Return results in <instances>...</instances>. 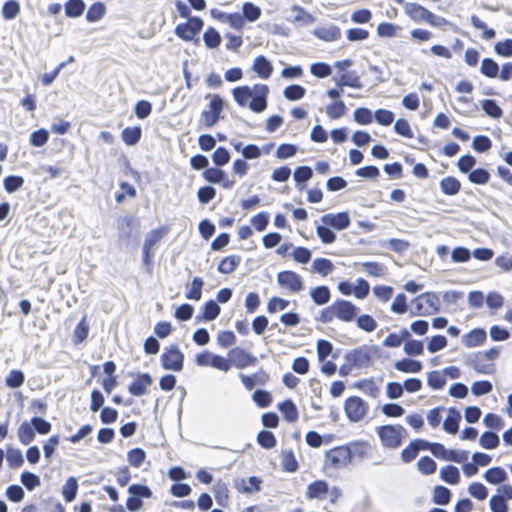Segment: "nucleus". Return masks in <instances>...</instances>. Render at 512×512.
I'll return each mask as SVG.
<instances>
[{"instance_id": "f257e3e1", "label": "nucleus", "mask_w": 512, "mask_h": 512, "mask_svg": "<svg viewBox=\"0 0 512 512\" xmlns=\"http://www.w3.org/2000/svg\"><path fill=\"white\" fill-rule=\"evenodd\" d=\"M269 87L266 84L237 86L232 89L234 101L241 107L248 106L255 113H261L268 107Z\"/></svg>"}, {"instance_id": "f03ea898", "label": "nucleus", "mask_w": 512, "mask_h": 512, "mask_svg": "<svg viewBox=\"0 0 512 512\" xmlns=\"http://www.w3.org/2000/svg\"><path fill=\"white\" fill-rule=\"evenodd\" d=\"M396 1L403 5L404 13L415 23H427L432 27H441L447 23L445 18L435 15L417 2H404V0Z\"/></svg>"}, {"instance_id": "7ed1b4c3", "label": "nucleus", "mask_w": 512, "mask_h": 512, "mask_svg": "<svg viewBox=\"0 0 512 512\" xmlns=\"http://www.w3.org/2000/svg\"><path fill=\"white\" fill-rule=\"evenodd\" d=\"M440 300L434 292H424L412 300L411 315L430 316L438 313Z\"/></svg>"}, {"instance_id": "20e7f679", "label": "nucleus", "mask_w": 512, "mask_h": 512, "mask_svg": "<svg viewBox=\"0 0 512 512\" xmlns=\"http://www.w3.org/2000/svg\"><path fill=\"white\" fill-rule=\"evenodd\" d=\"M170 231L167 225L151 230L145 237L142 247V259L145 266H151L154 257V247L164 238Z\"/></svg>"}, {"instance_id": "39448f33", "label": "nucleus", "mask_w": 512, "mask_h": 512, "mask_svg": "<svg viewBox=\"0 0 512 512\" xmlns=\"http://www.w3.org/2000/svg\"><path fill=\"white\" fill-rule=\"evenodd\" d=\"M128 499L126 501V509L130 512H137L143 508V499H149L153 496V492L149 486L145 484H132L128 487Z\"/></svg>"}, {"instance_id": "423d86ee", "label": "nucleus", "mask_w": 512, "mask_h": 512, "mask_svg": "<svg viewBox=\"0 0 512 512\" xmlns=\"http://www.w3.org/2000/svg\"><path fill=\"white\" fill-rule=\"evenodd\" d=\"M378 436L384 447L396 449L402 444L403 432L405 429L401 425H384L377 429Z\"/></svg>"}, {"instance_id": "0eeeda50", "label": "nucleus", "mask_w": 512, "mask_h": 512, "mask_svg": "<svg viewBox=\"0 0 512 512\" xmlns=\"http://www.w3.org/2000/svg\"><path fill=\"white\" fill-rule=\"evenodd\" d=\"M160 360L165 370L180 372L184 366V354L176 344L166 347Z\"/></svg>"}, {"instance_id": "6e6552de", "label": "nucleus", "mask_w": 512, "mask_h": 512, "mask_svg": "<svg viewBox=\"0 0 512 512\" xmlns=\"http://www.w3.org/2000/svg\"><path fill=\"white\" fill-rule=\"evenodd\" d=\"M203 26L204 21L200 17H191L187 22L178 24L175 27L174 33L184 41H193Z\"/></svg>"}, {"instance_id": "1a4fd4ad", "label": "nucleus", "mask_w": 512, "mask_h": 512, "mask_svg": "<svg viewBox=\"0 0 512 512\" xmlns=\"http://www.w3.org/2000/svg\"><path fill=\"white\" fill-rule=\"evenodd\" d=\"M327 462L334 468H340L352 461V444L331 449L326 453Z\"/></svg>"}, {"instance_id": "9d476101", "label": "nucleus", "mask_w": 512, "mask_h": 512, "mask_svg": "<svg viewBox=\"0 0 512 512\" xmlns=\"http://www.w3.org/2000/svg\"><path fill=\"white\" fill-rule=\"evenodd\" d=\"M277 282L281 287L287 288L294 293L300 292L304 288L301 276L291 270L279 272L277 274Z\"/></svg>"}, {"instance_id": "9b49d317", "label": "nucleus", "mask_w": 512, "mask_h": 512, "mask_svg": "<svg viewBox=\"0 0 512 512\" xmlns=\"http://www.w3.org/2000/svg\"><path fill=\"white\" fill-rule=\"evenodd\" d=\"M231 365L233 364L235 367L242 369L247 366L255 365L257 359L255 356L244 350L243 348H233L229 352Z\"/></svg>"}, {"instance_id": "f8f14e48", "label": "nucleus", "mask_w": 512, "mask_h": 512, "mask_svg": "<svg viewBox=\"0 0 512 512\" xmlns=\"http://www.w3.org/2000/svg\"><path fill=\"white\" fill-rule=\"evenodd\" d=\"M262 479L258 476H250L247 479L238 478L234 481L235 489L242 494H251L261 490Z\"/></svg>"}, {"instance_id": "ddd939ff", "label": "nucleus", "mask_w": 512, "mask_h": 512, "mask_svg": "<svg viewBox=\"0 0 512 512\" xmlns=\"http://www.w3.org/2000/svg\"><path fill=\"white\" fill-rule=\"evenodd\" d=\"M152 382L153 379L149 373H139L137 378L129 385L128 391L133 396H143L147 393V388Z\"/></svg>"}, {"instance_id": "4468645a", "label": "nucleus", "mask_w": 512, "mask_h": 512, "mask_svg": "<svg viewBox=\"0 0 512 512\" xmlns=\"http://www.w3.org/2000/svg\"><path fill=\"white\" fill-rule=\"evenodd\" d=\"M321 221L329 227L342 230L349 226L350 216L348 212H339L337 214L328 213L321 217Z\"/></svg>"}, {"instance_id": "2eb2a0df", "label": "nucleus", "mask_w": 512, "mask_h": 512, "mask_svg": "<svg viewBox=\"0 0 512 512\" xmlns=\"http://www.w3.org/2000/svg\"><path fill=\"white\" fill-rule=\"evenodd\" d=\"M471 365L480 374H492L495 372V364L489 361L482 352H477L471 359Z\"/></svg>"}, {"instance_id": "dca6fc26", "label": "nucleus", "mask_w": 512, "mask_h": 512, "mask_svg": "<svg viewBox=\"0 0 512 512\" xmlns=\"http://www.w3.org/2000/svg\"><path fill=\"white\" fill-rule=\"evenodd\" d=\"M290 10L293 15L288 18V21L294 24L308 26L315 21V18L299 5H293Z\"/></svg>"}, {"instance_id": "f3484780", "label": "nucleus", "mask_w": 512, "mask_h": 512, "mask_svg": "<svg viewBox=\"0 0 512 512\" xmlns=\"http://www.w3.org/2000/svg\"><path fill=\"white\" fill-rule=\"evenodd\" d=\"M376 347L361 346L354 349V366L365 367L371 363L372 357L376 354Z\"/></svg>"}, {"instance_id": "a211bd4d", "label": "nucleus", "mask_w": 512, "mask_h": 512, "mask_svg": "<svg viewBox=\"0 0 512 512\" xmlns=\"http://www.w3.org/2000/svg\"><path fill=\"white\" fill-rule=\"evenodd\" d=\"M329 493V485L325 480H316L307 487L306 497L308 499H324Z\"/></svg>"}, {"instance_id": "6ab92c4d", "label": "nucleus", "mask_w": 512, "mask_h": 512, "mask_svg": "<svg viewBox=\"0 0 512 512\" xmlns=\"http://www.w3.org/2000/svg\"><path fill=\"white\" fill-rule=\"evenodd\" d=\"M252 69L261 79H268L273 72L271 61L263 55H259L254 59Z\"/></svg>"}, {"instance_id": "aec40b11", "label": "nucleus", "mask_w": 512, "mask_h": 512, "mask_svg": "<svg viewBox=\"0 0 512 512\" xmlns=\"http://www.w3.org/2000/svg\"><path fill=\"white\" fill-rule=\"evenodd\" d=\"M487 339L486 331L483 328H474L463 336V344L468 348L481 346Z\"/></svg>"}, {"instance_id": "412c9836", "label": "nucleus", "mask_w": 512, "mask_h": 512, "mask_svg": "<svg viewBox=\"0 0 512 512\" xmlns=\"http://www.w3.org/2000/svg\"><path fill=\"white\" fill-rule=\"evenodd\" d=\"M220 306L215 300H208L203 308H202V314L196 316V320L198 322L200 321H213L215 320L219 314H220Z\"/></svg>"}, {"instance_id": "4be33fe9", "label": "nucleus", "mask_w": 512, "mask_h": 512, "mask_svg": "<svg viewBox=\"0 0 512 512\" xmlns=\"http://www.w3.org/2000/svg\"><path fill=\"white\" fill-rule=\"evenodd\" d=\"M332 305L336 318L345 322L352 321V303L350 301L340 299Z\"/></svg>"}, {"instance_id": "5701e85b", "label": "nucleus", "mask_w": 512, "mask_h": 512, "mask_svg": "<svg viewBox=\"0 0 512 512\" xmlns=\"http://www.w3.org/2000/svg\"><path fill=\"white\" fill-rule=\"evenodd\" d=\"M313 170L311 167L303 165L295 169L293 177L296 182L298 190H303L306 187V183L312 178Z\"/></svg>"}, {"instance_id": "b1692460", "label": "nucleus", "mask_w": 512, "mask_h": 512, "mask_svg": "<svg viewBox=\"0 0 512 512\" xmlns=\"http://www.w3.org/2000/svg\"><path fill=\"white\" fill-rule=\"evenodd\" d=\"M278 409L282 413L284 419L293 423L297 421L299 414L295 403L291 399H286L278 404Z\"/></svg>"}, {"instance_id": "393cba45", "label": "nucleus", "mask_w": 512, "mask_h": 512, "mask_svg": "<svg viewBox=\"0 0 512 512\" xmlns=\"http://www.w3.org/2000/svg\"><path fill=\"white\" fill-rule=\"evenodd\" d=\"M217 504L221 507H227L229 504V489L225 482L219 480L212 488Z\"/></svg>"}, {"instance_id": "a878e982", "label": "nucleus", "mask_w": 512, "mask_h": 512, "mask_svg": "<svg viewBox=\"0 0 512 512\" xmlns=\"http://www.w3.org/2000/svg\"><path fill=\"white\" fill-rule=\"evenodd\" d=\"M241 260V256L239 255H230L224 257L218 264L217 270L221 274H231L236 270Z\"/></svg>"}, {"instance_id": "bb28decb", "label": "nucleus", "mask_w": 512, "mask_h": 512, "mask_svg": "<svg viewBox=\"0 0 512 512\" xmlns=\"http://www.w3.org/2000/svg\"><path fill=\"white\" fill-rule=\"evenodd\" d=\"M439 185L442 193L448 196L456 195L461 189V182L454 176L443 178Z\"/></svg>"}, {"instance_id": "cd10ccee", "label": "nucleus", "mask_w": 512, "mask_h": 512, "mask_svg": "<svg viewBox=\"0 0 512 512\" xmlns=\"http://www.w3.org/2000/svg\"><path fill=\"white\" fill-rule=\"evenodd\" d=\"M461 415L455 408H450L447 418L444 420L443 428L449 434H456L459 429Z\"/></svg>"}, {"instance_id": "c85d7f7f", "label": "nucleus", "mask_w": 512, "mask_h": 512, "mask_svg": "<svg viewBox=\"0 0 512 512\" xmlns=\"http://www.w3.org/2000/svg\"><path fill=\"white\" fill-rule=\"evenodd\" d=\"M396 370L404 373H418L422 370V363L418 360L404 358L395 362Z\"/></svg>"}, {"instance_id": "c756f323", "label": "nucleus", "mask_w": 512, "mask_h": 512, "mask_svg": "<svg viewBox=\"0 0 512 512\" xmlns=\"http://www.w3.org/2000/svg\"><path fill=\"white\" fill-rule=\"evenodd\" d=\"M17 435L19 441L24 445H29L35 439V431L32 426V422L24 421L20 424Z\"/></svg>"}, {"instance_id": "7c9ffc66", "label": "nucleus", "mask_w": 512, "mask_h": 512, "mask_svg": "<svg viewBox=\"0 0 512 512\" xmlns=\"http://www.w3.org/2000/svg\"><path fill=\"white\" fill-rule=\"evenodd\" d=\"M135 219L132 216H125L118 221L119 240L128 241L132 236Z\"/></svg>"}, {"instance_id": "2f4dec72", "label": "nucleus", "mask_w": 512, "mask_h": 512, "mask_svg": "<svg viewBox=\"0 0 512 512\" xmlns=\"http://www.w3.org/2000/svg\"><path fill=\"white\" fill-rule=\"evenodd\" d=\"M86 8V4L83 0H68L64 4L65 15L69 18L80 17Z\"/></svg>"}, {"instance_id": "473e14b6", "label": "nucleus", "mask_w": 512, "mask_h": 512, "mask_svg": "<svg viewBox=\"0 0 512 512\" xmlns=\"http://www.w3.org/2000/svg\"><path fill=\"white\" fill-rule=\"evenodd\" d=\"M123 142L128 146L136 145L142 136V129L140 126L126 127L121 133Z\"/></svg>"}, {"instance_id": "72a5a7b5", "label": "nucleus", "mask_w": 512, "mask_h": 512, "mask_svg": "<svg viewBox=\"0 0 512 512\" xmlns=\"http://www.w3.org/2000/svg\"><path fill=\"white\" fill-rule=\"evenodd\" d=\"M78 492V480L74 476H70L62 487V496L67 503L72 502Z\"/></svg>"}, {"instance_id": "f704fd0d", "label": "nucleus", "mask_w": 512, "mask_h": 512, "mask_svg": "<svg viewBox=\"0 0 512 512\" xmlns=\"http://www.w3.org/2000/svg\"><path fill=\"white\" fill-rule=\"evenodd\" d=\"M310 297L316 305H324L330 300V289L325 285L317 286L310 291Z\"/></svg>"}, {"instance_id": "c9c22d12", "label": "nucleus", "mask_w": 512, "mask_h": 512, "mask_svg": "<svg viewBox=\"0 0 512 512\" xmlns=\"http://www.w3.org/2000/svg\"><path fill=\"white\" fill-rule=\"evenodd\" d=\"M484 478L488 483L497 485L507 479V473L501 467H492L485 472Z\"/></svg>"}, {"instance_id": "e433bc0d", "label": "nucleus", "mask_w": 512, "mask_h": 512, "mask_svg": "<svg viewBox=\"0 0 512 512\" xmlns=\"http://www.w3.org/2000/svg\"><path fill=\"white\" fill-rule=\"evenodd\" d=\"M6 460L8 466L12 469L19 468L24 463V457L20 449L13 448L11 446L7 447L6 450Z\"/></svg>"}, {"instance_id": "4c0bfd02", "label": "nucleus", "mask_w": 512, "mask_h": 512, "mask_svg": "<svg viewBox=\"0 0 512 512\" xmlns=\"http://www.w3.org/2000/svg\"><path fill=\"white\" fill-rule=\"evenodd\" d=\"M204 284V280L201 277L195 276L192 279L190 289L185 293V297L190 300L199 301L202 297Z\"/></svg>"}, {"instance_id": "58836bf2", "label": "nucleus", "mask_w": 512, "mask_h": 512, "mask_svg": "<svg viewBox=\"0 0 512 512\" xmlns=\"http://www.w3.org/2000/svg\"><path fill=\"white\" fill-rule=\"evenodd\" d=\"M89 324L87 322L86 316H83V318L79 321L77 326L74 329L73 332V342L75 344H80L84 342L89 334Z\"/></svg>"}, {"instance_id": "ea45409f", "label": "nucleus", "mask_w": 512, "mask_h": 512, "mask_svg": "<svg viewBox=\"0 0 512 512\" xmlns=\"http://www.w3.org/2000/svg\"><path fill=\"white\" fill-rule=\"evenodd\" d=\"M25 382V374L22 370L12 369L5 378V384L11 389L21 387Z\"/></svg>"}, {"instance_id": "a19ab883", "label": "nucleus", "mask_w": 512, "mask_h": 512, "mask_svg": "<svg viewBox=\"0 0 512 512\" xmlns=\"http://www.w3.org/2000/svg\"><path fill=\"white\" fill-rule=\"evenodd\" d=\"M261 14V8L252 2H245L242 6V16L245 21L255 22L261 17Z\"/></svg>"}, {"instance_id": "79ce46f5", "label": "nucleus", "mask_w": 512, "mask_h": 512, "mask_svg": "<svg viewBox=\"0 0 512 512\" xmlns=\"http://www.w3.org/2000/svg\"><path fill=\"white\" fill-rule=\"evenodd\" d=\"M440 477L448 484L456 485L460 482V473L456 466L448 465L441 469Z\"/></svg>"}, {"instance_id": "37998d69", "label": "nucleus", "mask_w": 512, "mask_h": 512, "mask_svg": "<svg viewBox=\"0 0 512 512\" xmlns=\"http://www.w3.org/2000/svg\"><path fill=\"white\" fill-rule=\"evenodd\" d=\"M106 13V6L103 2L93 3L86 13V20L90 23L97 22L103 18Z\"/></svg>"}, {"instance_id": "c03bdc74", "label": "nucleus", "mask_w": 512, "mask_h": 512, "mask_svg": "<svg viewBox=\"0 0 512 512\" xmlns=\"http://www.w3.org/2000/svg\"><path fill=\"white\" fill-rule=\"evenodd\" d=\"M313 33L317 38L324 41H334L341 35L340 29L336 26H330L329 28H317Z\"/></svg>"}, {"instance_id": "a18cd8bd", "label": "nucleus", "mask_w": 512, "mask_h": 512, "mask_svg": "<svg viewBox=\"0 0 512 512\" xmlns=\"http://www.w3.org/2000/svg\"><path fill=\"white\" fill-rule=\"evenodd\" d=\"M480 72L488 78H496L499 74V65L492 58H484L481 62Z\"/></svg>"}, {"instance_id": "49530a36", "label": "nucleus", "mask_w": 512, "mask_h": 512, "mask_svg": "<svg viewBox=\"0 0 512 512\" xmlns=\"http://www.w3.org/2000/svg\"><path fill=\"white\" fill-rule=\"evenodd\" d=\"M203 41L207 48L215 49L221 44V35L213 27H209L203 34Z\"/></svg>"}, {"instance_id": "de8ad7c7", "label": "nucleus", "mask_w": 512, "mask_h": 512, "mask_svg": "<svg viewBox=\"0 0 512 512\" xmlns=\"http://www.w3.org/2000/svg\"><path fill=\"white\" fill-rule=\"evenodd\" d=\"M306 94V89L299 84H291L284 91V97L289 101H297L302 99Z\"/></svg>"}, {"instance_id": "09e8293b", "label": "nucleus", "mask_w": 512, "mask_h": 512, "mask_svg": "<svg viewBox=\"0 0 512 512\" xmlns=\"http://www.w3.org/2000/svg\"><path fill=\"white\" fill-rule=\"evenodd\" d=\"M334 269V264L327 258H316L312 263V270L322 276H327Z\"/></svg>"}, {"instance_id": "8fccbe9b", "label": "nucleus", "mask_w": 512, "mask_h": 512, "mask_svg": "<svg viewBox=\"0 0 512 512\" xmlns=\"http://www.w3.org/2000/svg\"><path fill=\"white\" fill-rule=\"evenodd\" d=\"M24 178L20 175H9L4 178L3 186L6 192L15 193L24 185Z\"/></svg>"}, {"instance_id": "3c124183", "label": "nucleus", "mask_w": 512, "mask_h": 512, "mask_svg": "<svg viewBox=\"0 0 512 512\" xmlns=\"http://www.w3.org/2000/svg\"><path fill=\"white\" fill-rule=\"evenodd\" d=\"M225 171L220 167H209L203 171V178L210 184H218L224 179Z\"/></svg>"}, {"instance_id": "603ef678", "label": "nucleus", "mask_w": 512, "mask_h": 512, "mask_svg": "<svg viewBox=\"0 0 512 512\" xmlns=\"http://www.w3.org/2000/svg\"><path fill=\"white\" fill-rule=\"evenodd\" d=\"M483 111L490 117L498 119L502 117L503 110L498 103L493 99L483 100L481 103Z\"/></svg>"}, {"instance_id": "864d4df0", "label": "nucleus", "mask_w": 512, "mask_h": 512, "mask_svg": "<svg viewBox=\"0 0 512 512\" xmlns=\"http://www.w3.org/2000/svg\"><path fill=\"white\" fill-rule=\"evenodd\" d=\"M20 13V4L16 0L5 1L2 6V16L6 20H12Z\"/></svg>"}, {"instance_id": "5fc2aeb1", "label": "nucleus", "mask_w": 512, "mask_h": 512, "mask_svg": "<svg viewBox=\"0 0 512 512\" xmlns=\"http://www.w3.org/2000/svg\"><path fill=\"white\" fill-rule=\"evenodd\" d=\"M206 98L210 99V102L208 104L209 109L206 111L220 117L224 109L223 98L218 94H207Z\"/></svg>"}, {"instance_id": "6e6d98bb", "label": "nucleus", "mask_w": 512, "mask_h": 512, "mask_svg": "<svg viewBox=\"0 0 512 512\" xmlns=\"http://www.w3.org/2000/svg\"><path fill=\"white\" fill-rule=\"evenodd\" d=\"M252 399L260 408H266L272 403V394L263 389H256L252 394Z\"/></svg>"}, {"instance_id": "4d7b16f0", "label": "nucleus", "mask_w": 512, "mask_h": 512, "mask_svg": "<svg viewBox=\"0 0 512 512\" xmlns=\"http://www.w3.org/2000/svg\"><path fill=\"white\" fill-rule=\"evenodd\" d=\"M490 173L488 170L484 168H477L475 170H472L468 174V179L471 183L477 184V185H485L490 180Z\"/></svg>"}, {"instance_id": "13d9d810", "label": "nucleus", "mask_w": 512, "mask_h": 512, "mask_svg": "<svg viewBox=\"0 0 512 512\" xmlns=\"http://www.w3.org/2000/svg\"><path fill=\"white\" fill-rule=\"evenodd\" d=\"M282 468L291 473L298 470L299 465L292 450L282 452Z\"/></svg>"}, {"instance_id": "bf43d9fd", "label": "nucleus", "mask_w": 512, "mask_h": 512, "mask_svg": "<svg viewBox=\"0 0 512 512\" xmlns=\"http://www.w3.org/2000/svg\"><path fill=\"white\" fill-rule=\"evenodd\" d=\"M146 458V452L139 447L133 448L127 453V461L135 468L141 467Z\"/></svg>"}, {"instance_id": "052dcab7", "label": "nucleus", "mask_w": 512, "mask_h": 512, "mask_svg": "<svg viewBox=\"0 0 512 512\" xmlns=\"http://www.w3.org/2000/svg\"><path fill=\"white\" fill-rule=\"evenodd\" d=\"M20 480L28 491H33L41 484L40 477L37 474L29 471L22 472L20 475Z\"/></svg>"}, {"instance_id": "680f3d73", "label": "nucleus", "mask_w": 512, "mask_h": 512, "mask_svg": "<svg viewBox=\"0 0 512 512\" xmlns=\"http://www.w3.org/2000/svg\"><path fill=\"white\" fill-rule=\"evenodd\" d=\"M257 442L264 449H272L277 443L275 435L269 430H261L257 435Z\"/></svg>"}, {"instance_id": "e2e57ef3", "label": "nucleus", "mask_w": 512, "mask_h": 512, "mask_svg": "<svg viewBox=\"0 0 512 512\" xmlns=\"http://www.w3.org/2000/svg\"><path fill=\"white\" fill-rule=\"evenodd\" d=\"M451 500V492L445 487L438 485L434 488L433 501L438 505H447Z\"/></svg>"}, {"instance_id": "0e129e2a", "label": "nucleus", "mask_w": 512, "mask_h": 512, "mask_svg": "<svg viewBox=\"0 0 512 512\" xmlns=\"http://www.w3.org/2000/svg\"><path fill=\"white\" fill-rule=\"evenodd\" d=\"M230 158L229 150L222 146L216 148L212 154V161L218 167L226 165L230 161Z\"/></svg>"}, {"instance_id": "69168bd1", "label": "nucleus", "mask_w": 512, "mask_h": 512, "mask_svg": "<svg viewBox=\"0 0 512 512\" xmlns=\"http://www.w3.org/2000/svg\"><path fill=\"white\" fill-rule=\"evenodd\" d=\"M499 437L496 433L486 431L480 436L479 443L485 449H495L499 445Z\"/></svg>"}, {"instance_id": "338daca9", "label": "nucleus", "mask_w": 512, "mask_h": 512, "mask_svg": "<svg viewBox=\"0 0 512 512\" xmlns=\"http://www.w3.org/2000/svg\"><path fill=\"white\" fill-rule=\"evenodd\" d=\"M417 467L422 474L430 475L436 471L437 464L431 457L423 456L418 460Z\"/></svg>"}, {"instance_id": "774afa93", "label": "nucleus", "mask_w": 512, "mask_h": 512, "mask_svg": "<svg viewBox=\"0 0 512 512\" xmlns=\"http://www.w3.org/2000/svg\"><path fill=\"white\" fill-rule=\"evenodd\" d=\"M428 385L434 390L442 389L446 384V378L440 371L434 370L428 374Z\"/></svg>"}]
</instances>
